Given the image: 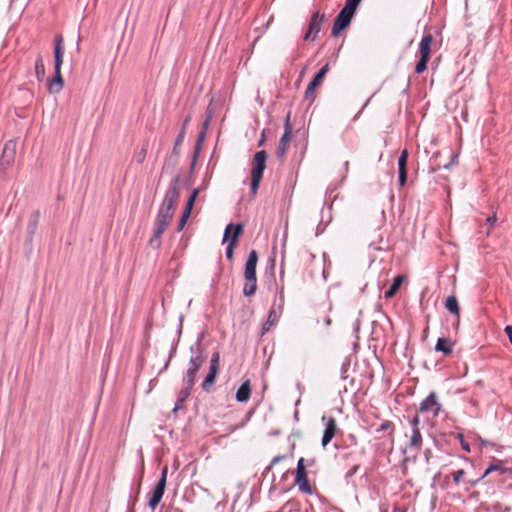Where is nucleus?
I'll return each mask as SVG.
<instances>
[{
    "label": "nucleus",
    "mask_w": 512,
    "mask_h": 512,
    "mask_svg": "<svg viewBox=\"0 0 512 512\" xmlns=\"http://www.w3.org/2000/svg\"><path fill=\"white\" fill-rule=\"evenodd\" d=\"M325 22L326 15L324 13H320L319 11L314 12L311 15L308 29L303 36L304 40L314 42L317 39L318 33L321 31Z\"/></svg>",
    "instance_id": "0eeeda50"
},
{
    "label": "nucleus",
    "mask_w": 512,
    "mask_h": 512,
    "mask_svg": "<svg viewBox=\"0 0 512 512\" xmlns=\"http://www.w3.org/2000/svg\"><path fill=\"white\" fill-rule=\"evenodd\" d=\"M486 222L489 224L490 229H492L496 225V222H497V215H496V213H493L492 215L487 217Z\"/></svg>",
    "instance_id": "09e8293b"
},
{
    "label": "nucleus",
    "mask_w": 512,
    "mask_h": 512,
    "mask_svg": "<svg viewBox=\"0 0 512 512\" xmlns=\"http://www.w3.org/2000/svg\"><path fill=\"white\" fill-rule=\"evenodd\" d=\"M198 155L199 154H196V151L194 150V155H193V158H192V161H191V164H190V171L191 172L194 170V167L196 165V161H197Z\"/></svg>",
    "instance_id": "6e6d98bb"
},
{
    "label": "nucleus",
    "mask_w": 512,
    "mask_h": 512,
    "mask_svg": "<svg viewBox=\"0 0 512 512\" xmlns=\"http://www.w3.org/2000/svg\"><path fill=\"white\" fill-rule=\"evenodd\" d=\"M329 64L326 63L320 70L314 75L308 86L306 87L304 98L312 104L315 100V89L321 84L325 75L329 71Z\"/></svg>",
    "instance_id": "f8f14e48"
},
{
    "label": "nucleus",
    "mask_w": 512,
    "mask_h": 512,
    "mask_svg": "<svg viewBox=\"0 0 512 512\" xmlns=\"http://www.w3.org/2000/svg\"><path fill=\"white\" fill-rule=\"evenodd\" d=\"M418 411L420 413H431L433 417L439 416L442 411V405L438 400L437 393L434 391L430 392L429 395L420 402Z\"/></svg>",
    "instance_id": "9d476101"
},
{
    "label": "nucleus",
    "mask_w": 512,
    "mask_h": 512,
    "mask_svg": "<svg viewBox=\"0 0 512 512\" xmlns=\"http://www.w3.org/2000/svg\"><path fill=\"white\" fill-rule=\"evenodd\" d=\"M450 477H451L450 475L445 477V479H444V481H443V483H442V485H441V486H442V488H448V486H449V481H450Z\"/></svg>",
    "instance_id": "052dcab7"
},
{
    "label": "nucleus",
    "mask_w": 512,
    "mask_h": 512,
    "mask_svg": "<svg viewBox=\"0 0 512 512\" xmlns=\"http://www.w3.org/2000/svg\"><path fill=\"white\" fill-rule=\"evenodd\" d=\"M392 512H406V509L404 507H401V506H394Z\"/></svg>",
    "instance_id": "680f3d73"
},
{
    "label": "nucleus",
    "mask_w": 512,
    "mask_h": 512,
    "mask_svg": "<svg viewBox=\"0 0 512 512\" xmlns=\"http://www.w3.org/2000/svg\"><path fill=\"white\" fill-rule=\"evenodd\" d=\"M173 511L174 512H181V510L179 508H174Z\"/></svg>",
    "instance_id": "338daca9"
},
{
    "label": "nucleus",
    "mask_w": 512,
    "mask_h": 512,
    "mask_svg": "<svg viewBox=\"0 0 512 512\" xmlns=\"http://www.w3.org/2000/svg\"><path fill=\"white\" fill-rule=\"evenodd\" d=\"M218 371L209 369L207 375L205 376L201 387L205 392H211V388L215 383Z\"/></svg>",
    "instance_id": "c85d7f7f"
},
{
    "label": "nucleus",
    "mask_w": 512,
    "mask_h": 512,
    "mask_svg": "<svg viewBox=\"0 0 512 512\" xmlns=\"http://www.w3.org/2000/svg\"><path fill=\"white\" fill-rule=\"evenodd\" d=\"M211 119H212V115H211V113H209L207 115L205 121L202 124L201 131L207 132V129H208L209 125H210Z\"/></svg>",
    "instance_id": "8fccbe9b"
},
{
    "label": "nucleus",
    "mask_w": 512,
    "mask_h": 512,
    "mask_svg": "<svg viewBox=\"0 0 512 512\" xmlns=\"http://www.w3.org/2000/svg\"><path fill=\"white\" fill-rule=\"evenodd\" d=\"M444 306L451 314L459 317L460 307H459L458 300L455 295L448 296L445 300Z\"/></svg>",
    "instance_id": "cd10ccee"
},
{
    "label": "nucleus",
    "mask_w": 512,
    "mask_h": 512,
    "mask_svg": "<svg viewBox=\"0 0 512 512\" xmlns=\"http://www.w3.org/2000/svg\"><path fill=\"white\" fill-rule=\"evenodd\" d=\"M322 321L326 327H329L332 324V319L328 315L323 316Z\"/></svg>",
    "instance_id": "4d7b16f0"
},
{
    "label": "nucleus",
    "mask_w": 512,
    "mask_h": 512,
    "mask_svg": "<svg viewBox=\"0 0 512 512\" xmlns=\"http://www.w3.org/2000/svg\"><path fill=\"white\" fill-rule=\"evenodd\" d=\"M394 430H395L394 424L391 421H389V420H385L376 429V432L379 433V432H382V431H387L388 435L393 437Z\"/></svg>",
    "instance_id": "72a5a7b5"
},
{
    "label": "nucleus",
    "mask_w": 512,
    "mask_h": 512,
    "mask_svg": "<svg viewBox=\"0 0 512 512\" xmlns=\"http://www.w3.org/2000/svg\"><path fill=\"white\" fill-rule=\"evenodd\" d=\"M383 242V237L381 234H377L371 241L369 242V247L375 251H383L386 250L387 247H383L381 244Z\"/></svg>",
    "instance_id": "473e14b6"
},
{
    "label": "nucleus",
    "mask_w": 512,
    "mask_h": 512,
    "mask_svg": "<svg viewBox=\"0 0 512 512\" xmlns=\"http://www.w3.org/2000/svg\"><path fill=\"white\" fill-rule=\"evenodd\" d=\"M358 468H359V465H354L353 467H351V468L348 470V472L346 473V477H351V476H353V475L357 472Z\"/></svg>",
    "instance_id": "5fc2aeb1"
},
{
    "label": "nucleus",
    "mask_w": 512,
    "mask_h": 512,
    "mask_svg": "<svg viewBox=\"0 0 512 512\" xmlns=\"http://www.w3.org/2000/svg\"><path fill=\"white\" fill-rule=\"evenodd\" d=\"M199 191H200L199 188H195L192 191V193L190 194V196H189V198H188V200L186 202L185 209H188V210L192 211L193 205H194L195 200H196V198H197V196L199 194Z\"/></svg>",
    "instance_id": "c9c22d12"
},
{
    "label": "nucleus",
    "mask_w": 512,
    "mask_h": 512,
    "mask_svg": "<svg viewBox=\"0 0 512 512\" xmlns=\"http://www.w3.org/2000/svg\"><path fill=\"white\" fill-rule=\"evenodd\" d=\"M278 320L279 317L277 316L276 308L271 307L268 312L267 320L262 325L261 334L264 335L265 333H267L271 329V327L278 322Z\"/></svg>",
    "instance_id": "bb28decb"
},
{
    "label": "nucleus",
    "mask_w": 512,
    "mask_h": 512,
    "mask_svg": "<svg viewBox=\"0 0 512 512\" xmlns=\"http://www.w3.org/2000/svg\"><path fill=\"white\" fill-rule=\"evenodd\" d=\"M257 291V279H245L243 294L246 297L253 296Z\"/></svg>",
    "instance_id": "c756f323"
},
{
    "label": "nucleus",
    "mask_w": 512,
    "mask_h": 512,
    "mask_svg": "<svg viewBox=\"0 0 512 512\" xmlns=\"http://www.w3.org/2000/svg\"><path fill=\"white\" fill-rule=\"evenodd\" d=\"M209 369L215 370L219 372L220 369V354L218 352H213L210 358Z\"/></svg>",
    "instance_id": "f704fd0d"
},
{
    "label": "nucleus",
    "mask_w": 512,
    "mask_h": 512,
    "mask_svg": "<svg viewBox=\"0 0 512 512\" xmlns=\"http://www.w3.org/2000/svg\"><path fill=\"white\" fill-rule=\"evenodd\" d=\"M243 233V224L229 223L224 230L222 242H228L238 245L239 238Z\"/></svg>",
    "instance_id": "dca6fc26"
},
{
    "label": "nucleus",
    "mask_w": 512,
    "mask_h": 512,
    "mask_svg": "<svg viewBox=\"0 0 512 512\" xmlns=\"http://www.w3.org/2000/svg\"><path fill=\"white\" fill-rule=\"evenodd\" d=\"M39 219H40V211L39 210L33 211L32 214L30 215L29 221L27 223V237H26L27 243H32L33 237H34L37 227H38Z\"/></svg>",
    "instance_id": "412c9836"
},
{
    "label": "nucleus",
    "mask_w": 512,
    "mask_h": 512,
    "mask_svg": "<svg viewBox=\"0 0 512 512\" xmlns=\"http://www.w3.org/2000/svg\"><path fill=\"white\" fill-rule=\"evenodd\" d=\"M16 148L17 141L15 139L8 140L3 147L2 153L0 155V166L3 169L10 167L14 161L16 156Z\"/></svg>",
    "instance_id": "4468645a"
},
{
    "label": "nucleus",
    "mask_w": 512,
    "mask_h": 512,
    "mask_svg": "<svg viewBox=\"0 0 512 512\" xmlns=\"http://www.w3.org/2000/svg\"><path fill=\"white\" fill-rule=\"evenodd\" d=\"M497 472L499 475H504L506 473H511V469L507 468L504 465V462L502 460H497L493 458V463H491L484 472L479 476L482 477V480L487 477L489 474Z\"/></svg>",
    "instance_id": "6ab92c4d"
},
{
    "label": "nucleus",
    "mask_w": 512,
    "mask_h": 512,
    "mask_svg": "<svg viewBox=\"0 0 512 512\" xmlns=\"http://www.w3.org/2000/svg\"><path fill=\"white\" fill-rule=\"evenodd\" d=\"M456 438L459 439L462 449L465 450L466 452H470V445H469L468 442H466L464 440L463 434L462 433H458L456 435Z\"/></svg>",
    "instance_id": "79ce46f5"
},
{
    "label": "nucleus",
    "mask_w": 512,
    "mask_h": 512,
    "mask_svg": "<svg viewBox=\"0 0 512 512\" xmlns=\"http://www.w3.org/2000/svg\"><path fill=\"white\" fill-rule=\"evenodd\" d=\"M350 1L359 6V4L361 3L362 0H350Z\"/></svg>",
    "instance_id": "0e129e2a"
},
{
    "label": "nucleus",
    "mask_w": 512,
    "mask_h": 512,
    "mask_svg": "<svg viewBox=\"0 0 512 512\" xmlns=\"http://www.w3.org/2000/svg\"><path fill=\"white\" fill-rule=\"evenodd\" d=\"M411 427H412V430L413 429H416V430H420L419 426H420V418L418 415L414 416L412 419H410L409 421Z\"/></svg>",
    "instance_id": "49530a36"
},
{
    "label": "nucleus",
    "mask_w": 512,
    "mask_h": 512,
    "mask_svg": "<svg viewBox=\"0 0 512 512\" xmlns=\"http://www.w3.org/2000/svg\"><path fill=\"white\" fill-rule=\"evenodd\" d=\"M409 153L407 149H403L398 157V184L404 187L407 183V165Z\"/></svg>",
    "instance_id": "f3484780"
},
{
    "label": "nucleus",
    "mask_w": 512,
    "mask_h": 512,
    "mask_svg": "<svg viewBox=\"0 0 512 512\" xmlns=\"http://www.w3.org/2000/svg\"><path fill=\"white\" fill-rule=\"evenodd\" d=\"M432 42L433 35L431 33L423 35L421 42L419 44L420 57L430 60Z\"/></svg>",
    "instance_id": "4be33fe9"
},
{
    "label": "nucleus",
    "mask_w": 512,
    "mask_h": 512,
    "mask_svg": "<svg viewBox=\"0 0 512 512\" xmlns=\"http://www.w3.org/2000/svg\"><path fill=\"white\" fill-rule=\"evenodd\" d=\"M295 483L301 492L308 495L313 494V488L310 485L309 480L307 478L304 458L302 457L297 461Z\"/></svg>",
    "instance_id": "9b49d317"
},
{
    "label": "nucleus",
    "mask_w": 512,
    "mask_h": 512,
    "mask_svg": "<svg viewBox=\"0 0 512 512\" xmlns=\"http://www.w3.org/2000/svg\"><path fill=\"white\" fill-rule=\"evenodd\" d=\"M167 473H168V467L164 466L161 471L160 479L158 480L156 486L154 487L152 494L148 501V506L154 510L157 505L160 503L166 487V481H167Z\"/></svg>",
    "instance_id": "6e6552de"
},
{
    "label": "nucleus",
    "mask_w": 512,
    "mask_h": 512,
    "mask_svg": "<svg viewBox=\"0 0 512 512\" xmlns=\"http://www.w3.org/2000/svg\"><path fill=\"white\" fill-rule=\"evenodd\" d=\"M127 512H134L132 508H128Z\"/></svg>",
    "instance_id": "774afa93"
},
{
    "label": "nucleus",
    "mask_w": 512,
    "mask_h": 512,
    "mask_svg": "<svg viewBox=\"0 0 512 512\" xmlns=\"http://www.w3.org/2000/svg\"><path fill=\"white\" fill-rule=\"evenodd\" d=\"M268 267L266 269V271L268 269H270V273H271V277L274 279V269H275V255L271 256L269 259H268Z\"/></svg>",
    "instance_id": "a18cd8bd"
},
{
    "label": "nucleus",
    "mask_w": 512,
    "mask_h": 512,
    "mask_svg": "<svg viewBox=\"0 0 512 512\" xmlns=\"http://www.w3.org/2000/svg\"><path fill=\"white\" fill-rule=\"evenodd\" d=\"M184 403H185V400H183V399L181 400V399L177 398L175 405L172 409V413L176 414L180 409L183 408Z\"/></svg>",
    "instance_id": "de8ad7c7"
},
{
    "label": "nucleus",
    "mask_w": 512,
    "mask_h": 512,
    "mask_svg": "<svg viewBox=\"0 0 512 512\" xmlns=\"http://www.w3.org/2000/svg\"><path fill=\"white\" fill-rule=\"evenodd\" d=\"M457 158H458L457 154H452L450 162L447 164H444L443 168L449 169L452 165L457 164Z\"/></svg>",
    "instance_id": "3c124183"
},
{
    "label": "nucleus",
    "mask_w": 512,
    "mask_h": 512,
    "mask_svg": "<svg viewBox=\"0 0 512 512\" xmlns=\"http://www.w3.org/2000/svg\"><path fill=\"white\" fill-rule=\"evenodd\" d=\"M146 155H147V148L145 146H143L141 148V150L136 155L137 163H142L145 160Z\"/></svg>",
    "instance_id": "c03bdc74"
},
{
    "label": "nucleus",
    "mask_w": 512,
    "mask_h": 512,
    "mask_svg": "<svg viewBox=\"0 0 512 512\" xmlns=\"http://www.w3.org/2000/svg\"><path fill=\"white\" fill-rule=\"evenodd\" d=\"M284 458H285V455H278V456H275V457L271 460L270 464L265 468V472L270 471L274 465H276L277 463H279L280 461H282Z\"/></svg>",
    "instance_id": "37998d69"
},
{
    "label": "nucleus",
    "mask_w": 512,
    "mask_h": 512,
    "mask_svg": "<svg viewBox=\"0 0 512 512\" xmlns=\"http://www.w3.org/2000/svg\"><path fill=\"white\" fill-rule=\"evenodd\" d=\"M35 75L39 82H42L45 78V66L41 55L35 61Z\"/></svg>",
    "instance_id": "7c9ffc66"
},
{
    "label": "nucleus",
    "mask_w": 512,
    "mask_h": 512,
    "mask_svg": "<svg viewBox=\"0 0 512 512\" xmlns=\"http://www.w3.org/2000/svg\"><path fill=\"white\" fill-rule=\"evenodd\" d=\"M251 397L250 381H244L236 391L235 398L240 403H246Z\"/></svg>",
    "instance_id": "5701e85b"
},
{
    "label": "nucleus",
    "mask_w": 512,
    "mask_h": 512,
    "mask_svg": "<svg viewBox=\"0 0 512 512\" xmlns=\"http://www.w3.org/2000/svg\"><path fill=\"white\" fill-rule=\"evenodd\" d=\"M237 247L236 244L228 243L226 250H225V256L227 260L232 261L234 257V249Z\"/></svg>",
    "instance_id": "a19ab883"
},
{
    "label": "nucleus",
    "mask_w": 512,
    "mask_h": 512,
    "mask_svg": "<svg viewBox=\"0 0 512 512\" xmlns=\"http://www.w3.org/2000/svg\"><path fill=\"white\" fill-rule=\"evenodd\" d=\"M422 444H423V438H422L421 431L413 429L412 434L407 443V448L418 452L421 450Z\"/></svg>",
    "instance_id": "a878e982"
},
{
    "label": "nucleus",
    "mask_w": 512,
    "mask_h": 512,
    "mask_svg": "<svg viewBox=\"0 0 512 512\" xmlns=\"http://www.w3.org/2000/svg\"><path fill=\"white\" fill-rule=\"evenodd\" d=\"M436 352H442L445 356H449L453 352V342L450 338L440 337L435 345Z\"/></svg>",
    "instance_id": "b1692460"
},
{
    "label": "nucleus",
    "mask_w": 512,
    "mask_h": 512,
    "mask_svg": "<svg viewBox=\"0 0 512 512\" xmlns=\"http://www.w3.org/2000/svg\"><path fill=\"white\" fill-rule=\"evenodd\" d=\"M205 136H206V132L200 130L198 133L197 140L195 143V148H194V150L196 151V154L200 153Z\"/></svg>",
    "instance_id": "ea45409f"
},
{
    "label": "nucleus",
    "mask_w": 512,
    "mask_h": 512,
    "mask_svg": "<svg viewBox=\"0 0 512 512\" xmlns=\"http://www.w3.org/2000/svg\"><path fill=\"white\" fill-rule=\"evenodd\" d=\"M484 509L487 512H510L511 507L510 506H504L500 502H493L491 504H484Z\"/></svg>",
    "instance_id": "2f4dec72"
},
{
    "label": "nucleus",
    "mask_w": 512,
    "mask_h": 512,
    "mask_svg": "<svg viewBox=\"0 0 512 512\" xmlns=\"http://www.w3.org/2000/svg\"><path fill=\"white\" fill-rule=\"evenodd\" d=\"M258 263V253L256 250H251L244 268V279H257L256 267Z\"/></svg>",
    "instance_id": "a211bd4d"
},
{
    "label": "nucleus",
    "mask_w": 512,
    "mask_h": 512,
    "mask_svg": "<svg viewBox=\"0 0 512 512\" xmlns=\"http://www.w3.org/2000/svg\"><path fill=\"white\" fill-rule=\"evenodd\" d=\"M504 330H505V333L512 345V325H507Z\"/></svg>",
    "instance_id": "864d4df0"
},
{
    "label": "nucleus",
    "mask_w": 512,
    "mask_h": 512,
    "mask_svg": "<svg viewBox=\"0 0 512 512\" xmlns=\"http://www.w3.org/2000/svg\"><path fill=\"white\" fill-rule=\"evenodd\" d=\"M190 121H191V116L190 115H188L183 120L182 127H181L180 131H184V136L186 135V128H187L188 124L190 123Z\"/></svg>",
    "instance_id": "603ef678"
},
{
    "label": "nucleus",
    "mask_w": 512,
    "mask_h": 512,
    "mask_svg": "<svg viewBox=\"0 0 512 512\" xmlns=\"http://www.w3.org/2000/svg\"><path fill=\"white\" fill-rule=\"evenodd\" d=\"M184 138H185L184 131H179V133L175 139L169 159L167 160L168 164L172 165L173 167L178 163V160L180 157L181 145L184 141Z\"/></svg>",
    "instance_id": "aec40b11"
},
{
    "label": "nucleus",
    "mask_w": 512,
    "mask_h": 512,
    "mask_svg": "<svg viewBox=\"0 0 512 512\" xmlns=\"http://www.w3.org/2000/svg\"><path fill=\"white\" fill-rule=\"evenodd\" d=\"M293 132V126L290 122V112L287 114L284 122V133L280 138L278 147L276 149V156L284 161L287 150L289 148L290 138Z\"/></svg>",
    "instance_id": "1a4fd4ad"
},
{
    "label": "nucleus",
    "mask_w": 512,
    "mask_h": 512,
    "mask_svg": "<svg viewBox=\"0 0 512 512\" xmlns=\"http://www.w3.org/2000/svg\"><path fill=\"white\" fill-rule=\"evenodd\" d=\"M405 279H406V276L402 275V274H399L396 277H394L392 284L385 291L384 297L386 299L393 298L397 294L398 290L400 289V287Z\"/></svg>",
    "instance_id": "393cba45"
},
{
    "label": "nucleus",
    "mask_w": 512,
    "mask_h": 512,
    "mask_svg": "<svg viewBox=\"0 0 512 512\" xmlns=\"http://www.w3.org/2000/svg\"><path fill=\"white\" fill-rule=\"evenodd\" d=\"M268 154L265 150L257 151L252 160L251 164V182H250V193L255 195L260 186V182L263 177L264 170L266 168V162Z\"/></svg>",
    "instance_id": "39448f33"
},
{
    "label": "nucleus",
    "mask_w": 512,
    "mask_h": 512,
    "mask_svg": "<svg viewBox=\"0 0 512 512\" xmlns=\"http://www.w3.org/2000/svg\"><path fill=\"white\" fill-rule=\"evenodd\" d=\"M64 52L63 36L58 34L54 38V75L47 81V88L53 94L59 93L64 86V80L61 75Z\"/></svg>",
    "instance_id": "f257e3e1"
},
{
    "label": "nucleus",
    "mask_w": 512,
    "mask_h": 512,
    "mask_svg": "<svg viewBox=\"0 0 512 512\" xmlns=\"http://www.w3.org/2000/svg\"><path fill=\"white\" fill-rule=\"evenodd\" d=\"M322 422L325 424V429L323 431L321 445L325 448L336 436L339 429L335 418L332 416H323Z\"/></svg>",
    "instance_id": "2eb2a0df"
},
{
    "label": "nucleus",
    "mask_w": 512,
    "mask_h": 512,
    "mask_svg": "<svg viewBox=\"0 0 512 512\" xmlns=\"http://www.w3.org/2000/svg\"><path fill=\"white\" fill-rule=\"evenodd\" d=\"M428 62H429V59H425V58L420 57L418 62H417V64H416V66H415V72L417 74H421L424 71H426Z\"/></svg>",
    "instance_id": "4c0bfd02"
},
{
    "label": "nucleus",
    "mask_w": 512,
    "mask_h": 512,
    "mask_svg": "<svg viewBox=\"0 0 512 512\" xmlns=\"http://www.w3.org/2000/svg\"><path fill=\"white\" fill-rule=\"evenodd\" d=\"M264 141H265V139H264V132H263V133H262V136H261V139H260V140H259V142H258V146L263 145Z\"/></svg>",
    "instance_id": "e2e57ef3"
},
{
    "label": "nucleus",
    "mask_w": 512,
    "mask_h": 512,
    "mask_svg": "<svg viewBox=\"0 0 512 512\" xmlns=\"http://www.w3.org/2000/svg\"><path fill=\"white\" fill-rule=\"evenodd\" d=\"M180 176L177 175L171 181L167 189L162 205L175 209L180 197L179 190Z\"/></svg>",
    "instance_id": "ddd939ff"
},
{
    "label": "nucleus",
    "mask_w": 512,
    "mask_h": 512,
    "mask_svg": "<svg viewBox=\"0 0 512 512\" xmlns=\"http://www.w3.org/2000/svg\"><path fill=\"white\" fill-rule=\"evenodd\" d=\"M193 387L194 386L184 385V387L179 391L177 398L186 401L187 398L191 395Z\"/></svg>",
    "instance_id": "58836bf2"
},
{
    "label": "nucleus",
    "mask_w": 512,
    "mask_h": 512,
    "mask_svg": "<svg viewBox=\"0 0 512 512\" xmlns=\"http://www.w3.org/2000/svg\"><path fill=\"white\" fill-rule=\"evenodd\" d=\"M203 335L200 334L195 343L190 346L191 357L189 359L186 374L183 377L184 385L194 386L196 382V374L206 360V355L201 346Z\"/></svg>",
    "instance_id": "f03ea898"
},
{
    "label": "nucleus",
    "mask_w": 512,
    "mask_h": 512,
    "mask_svg": "<svg viewBox=\"0 0 512 512\" xmlns=\"http://www.w3.org/2000/svg\"><path fill=\"white\" fill-rule=\"evenodd\" d=\"M276 308L277 316L280 317L283 313L284 306L282 304L273 305Z\"/></svg>",
    "instance_id": "13d9d810"
},
{
    "label": "nucleus",
    "mask_w": 512,
    "mask_h": 512,
    "mask_svg": "<svg viewBox=\"0 0 512 512\" xmlns=\"http://www.w3.org/2000/svg\"><path fill=\"white\" fill-rule=\"evenodd\" d=\"M452 478V482L455 485H463V489L465 492L470 491L471 488L477 486L481 481L482 477H468L469 472L465 469L454 470L450 473Z\"/></svg>",
    "instance_id": "423d86ee"
},
{
    "label": "nucleus",
    "mask_w": 512,
    "mask_h": 512,
    "mask_svg": "<svg viewBox=\"0 0 512 512\" xmlns=\"http://www.w3.org/2000/svg\"><path fill=\"white\" fill-rule=\"evenodd\" d=\"M190 215H191V211L184 208V211H183L182 216L178 223V227H177L178 232H180L184 228Z\"/></svg>",
    "instance_id": "e433bc0d"
},
{
    "label": "nucleus",
    "mask_w": 512,
    "mask_h": 512,
    "mask_svg": "<svg viewBox=\"0 0 512 512\" xmlns=\"http://www.w3.org/2000/svg\"><path fill=\"white\" fill-rule=\"evenodd\" d=\"M284 303H285V296H284V290L282 288L279 291V303L278 304H282V306H284Z\"/></svg>",
    "instance_id": "bf43d9fd"
},
{
    "label": "nucleus",
    "mask_w": 512,
    "mask_h": 512,
    "mask_svg": "<svg viewBox=\"0 0 512 512\" xmlns=\"http://www.w3.org/2000/svg\"><path fill=\"white\" fill-rule=\"evenodd\" d=\"M481 444H482V445H487V444H488V441H486V440H481Z\"/></svg>",
    "instance_id": "69168bd1"
},
{
    "label": "nucleus",
    "mask_w": 512,
    "mask_h": 512,
    "mask_svg": "<svg viewBox=\"0 0 512 512\" xmlns=\"http://www.w3.org/2000/svg\"><path fill=\"white\" fill-rule=\"evenodd\" d=\"M358 5L351 2L350 0H346L343 8L337 14L333 21L331 35L333 37H338L340 33L347 29L357 11Z\"/></svg>",
    "instance_id": "20e7f679"
},
{
    "label": "nucleus",
    "mask_w": 512,
    "mask_h": 512,
    "mask_svg": "<svg viewBox=\"0 0 512 512\" xmlns=\"http://www.w3.org/2000/svg\"><path fill=\"white\" fill-rule=\"evenodd\" d=\"M175 209L161 205L159 208V211L156 216L155 221V229L153 232V235L149 239V246L153 249H159L161 247V238L162 234L165 232L167 227L169 226L173 215H174Z\"/></svg>",
    "instance_id": "7ed1b4c3"
}]
</instances>
